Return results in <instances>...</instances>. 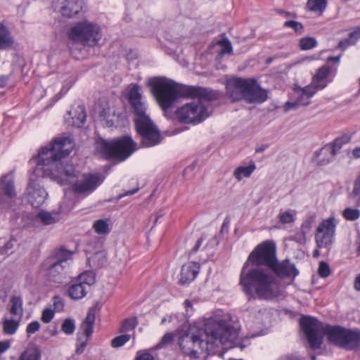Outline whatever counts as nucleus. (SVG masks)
I'll return each mask as SVG.
<instances>
[{"label": "nucleus", "instance_id": "nucleus-1", "mask_svg": "<svg viewBox=\"0 0 360 360\" xmlns=\"http://www.w3.org/2000/svg\"><path fill=\"white\" fill-rule=\"evenodd\" d=\"M75 146L69 136L57 137L38 153V162L30 175L27 188L28 200L34 207L41 205L48 195L40 185L39 179L49 177L61 185H66L69 178L76 176L73 164L65 160Z\"/></svg>", "mask_w": 360, "mask_h": 360}, {"label": "nucleus", "instance_id": "nucleus-2", "mask_svg": "<svg viewBox=\"0 0 360 360\" xmlns=\"http://www.w3.org/2000/svg\"><path fill=\"white\" fill-rule=\"evenodd\" d=\"M238 336L237 329L226 321L209 320L204 330L182 335L179 338V345L184 354L197 359L200 351L210 354L214 352L215 347L233 343Z\"/></svg>", "mask_w": 360, "mask_h": 360}, {"label": "nucleus", "instance_id": "nucleus-3", "mask_svg": "<svg viewBox=\"0 0 360 360\" xmlns=\"http://www.w3.org/2000/svg\"><path fill=\"white\" fill-rule=\"evenodd\" d=\"M148 84L151 93L160 108L167 112L180 98H198L209 101L219 98L216 91L201 86H186L165 77L150 79Z\"/></svg>", "mask_w": 360, "mask_h": 360}, {"label": "nucleus", "instance_id": "nucleus-4", "mask_svg": "<svg viewBox=\"0 0 360 360\" xmlns=\"http://www.w3.org/2000/svg\"><path fill=\"white\" fill-rule=\"evenodd\" d=\"M245 262L240 274L239 284L248 300L273 299L275 296L276 278L270 271L262 266H254L247 269Z\"/></svg>", "mask_w": 360, "mask_h": 360}, {"label": "nucleus", "instance_id": "nucleus-5", "mask_svg": "<svg viewBox=\"0 0 360 360\" xmlns=\"http://www.w3.org/2000/svg\"><path fill=\"white\" fill-rule=\"evenodd\" d=\"M300 324L311 349L320 348L323 335L327 336L330 342L341 346L345 328L323 324L311 316L302 317Z\"/></svg>", "mask_w": 360, "mask_h": 360}, {"label": "nucleus", "instance_id": "nucleus-6", "mask_svg": "<svg viewBox=\"0 0 360 360\" xmlns=\"http://www.w3.org/2000/svg\"><path fill=\"white\" fill-rule=\"evenodd\" d=\"M226 94L233 101L245 99L248 103H262L267 99V92L252 78L236 77L227 81Z\"/></svg>", "mask_w": 360, "mask_h": 360}, {"label": "nucleus", "instance_id": "nucleus-7", "mask_svg": "<svg viewBox=\"0 0 360 360\" xmlns=\"http://www.w3.org/2000/svg\"><path fill=\"white\" fill-rule=\"evenodd\" d=\"M96 146L105 159H114L120 162L127 159L136 150V143L127 135L110 141L102 139L97 142Z\"/></svg>", "mask_w": 360, "mask_h": 360}, {"label": "nucleus", "instance_id": "nucleus-8", "mask_svg": "<svg viewBox=\"0 0 360 360\" xmlns=\"http://www.w3.org/2000/svg\"><path fill=\"white\" fill-rule=\"evenodd\" d=\"M100 27L89 20L75 23L68 30V37L84 46H94L100 40Z\"/></svg>", "mask_w": 360, "mask_h": 360}, {"label": "nucleus", "instance_id": "nucleus-9", "mask_svg": "<svg viewBox=\"0 0 360 360\" xmlns=\"http://www.w3.org/2000/svg\"><path fill=\"white\" fill-rule=\"evenodd\" d=\"M276 247L274 242L266 240L259 244L249 255L245 262L251 263L255 266H264L269 268L276 262Z\"/></svg>", "mask_w": 360, "mask_h": 360}, {"label": "nucleus", "instance_id": "nucleus-10", "mask_svg": "<svg viewBox=\"0 0 360 360\" xmlns=\"http://www.w3.org/2000/svg\"><path fill=\"white\" fill-rule=\"evenodd\" d=\"M176 117L180 122L198 124L208 117L206 107L200 102H192L178 108Z\"/></svg>", "mask_w": 360, "mask_h": 360}, {"label": "nucleus", "instance_id": "nucleus-11", "mask_svg": "<svg viewBox=\"0 0 360 360\" xmlns=\"http://www.w3.org/2000/svg\"><path fill=\"white\" fill-rule=\"evenodd\" d=\"M136 131L141 136L142 144L145 147H151L160 142V134L149 116L134 122Z\"/></svg>", "mask_w": 360, "mask_h": 360}, {"label": "nucleus", "instance_id": "nucleus-12", "mask_svg": "<svg viewBox=\"0 0 360 360\" xmlns=\"http://www.w3.org/2000/svg\"><path fill=\"white\" fill-rule=\"evenodd\" d=\"M336 224L334 217L323 220L316 229L315 240L319 248H329L334 240Z\"/></svg>", "mask_w": 360, "mask_h": 360}, {"label": "nucleus", "instance_id": "nucleus-13", "mask_svg": "<svg viewBox=\"0 0 360 360\" xmlns=\"http://www.w3.org/2000/svg\"><path fill=\"white\" fill-rule=\"evenodd\" d=\"M73 167H75L73 166ZM76 172V176L69 178L68 184H72V190L75 193H90L93 192L102 182V179L98 174H84L81 181L72 182V179L77 177L79 172L74 168Z\"/></svg>", "mask_w": 360, "mask_h": 360}, {"label": "nucleus", "instance_id": "nucleus-14", "mask_svg": "<svg viewBox=\"0 0 360 360\" xmlns=\"http://www.w3.org/2000/svg\"><path fill=\"white\" fill-rule=\"evenodd\" d=\"M73 167H75L73 166ZM76 172V176L69 178L68 184H72V190L75 193H90L93 192L102 182V179L98 174H84L81 181L72 182V179L77 177L79 172L74 168Z\"/></svg>", "mask_w": 360, "mask_h": 360}, {"label": "nucleus", "instance_id": "nucleus-15", "mask_svg": "<svg viewBox=\"0 0 360 360\" xmlns=\"http://www.w3.org/2000/svg\"><path fill=\"white\" fill-rule=\"evenodd\" d=\"M41 269L46 271V278L49 282L58 285L66 283L68 275L63 264L45 259L41 264Z\"/></svg>", "mask_w": 360, "mask_h": 360}, {"label": "nucleus", "instance_id": "nucleus-16", "mask_svg": "<svg viewBox=\"0 0 360 360\" xmlns=\"http://www.w3.org/2000/svg\"><path fill=\"white\" fill-rule=\"evenodd\" d=\"M293 91V95L295 101L292 102L288 101L285 105V110L295 109L298 106L308 105L310 103L311 97L316 92L314 90V88L313 86H310L309 85H307L303 88L297 85H295Z\"/></svg>", "mask_w": 360, "mask_h": 360}, {"label": "nucleus", "instance_id": "nucleus-17", "mask_svg": "<svg viewBox=\"0 0 360 360\" xmlns=\"http://www.w3.org/2000/svg\"><path fill=\"white\" fill-rule=\"evenodd\" d=\"M140 91V86L138 84H134L130 89L128 94L129 102L135 115L134 122L148 117L146 114V105L141 101L142 95Z\"/></svg>", "mask_w": 360, "mask_h": 360}, {"label": "nucleus", "instance_id": "nucleus-18", "mask_svg": "<svg viewBox=\"0 0 360 360\" xmlns=\"http://www.w3.org/2000/svg\"><path fill=\"white\" fill-rule=\"evenodd\" d=\"M269 270L281 278L290 277L295 278L299 274L298 269L289 259H285L279 262L276 257V262H274Z\"/></svg>", "mask_w": 360, "mask_h": 360}, {"label": "nucleus", "instance_id": "nucleus-19", "mask_svg": "<svg viewBox=\"0 0 360 360\" xmlns=\"http://www.w3.org/2000/svg\"><path fill=\"white\" fill-rule=\"evenodd\" d=\"M330 68L328 65H323L317 70L316 73L313 76L310 86H313L316 91L326 88L329 82Z\"/></svg>", "mask_w": 360, "mask_h": 360}, {"label": "nucleus", "instance_id": "nucleus-20", "mask_svg": "<svg viewBox=\"0 0 360 360\" xmlns=\"http://www.w3.org/2000/svg\"><path fill=\"white\" fill-rule=\"evenodd\" d=\"M200 266L196 262H189L182 266L179 283L181 285L192 282L199 273Z\"/></svg>", "mask_w": 360, "mask_h": 360}, {"label": "nucleus", "instance_id": "nucleus-21", "mask_svg": "<svg viewBox=\"0 0 360 360\" xmlns=\"http://www.w3.org/2000/svg\"><path fill=\"white\" fill-rule=\"evenodd\" d=\"M82 8V2L79 0H63L60 12L63 17L71 18L77 15Z\"/></svg>", "mask_w": 360, "mask_h": 360}, {"label": "nucleus", "instance_id": "nucleus-22", "mask_svg": "<svg viewBox=\"0 0 360 360\" xmlns=\"http://www.w3.org/2000/svg\"><path fill=\"white\" fill-rule=\"evenodd\" d=\"M360 344V331L344 328L341 347L354 349Z\"/></svg>", "mask_w": 360, "mask_h": 360}, {"label": "nucleus", "instance_id": "nucleus-23", "mask_svg": "<svg viewBox=\"0 0 360 360\" xmlns=\"http://www.w3.org/2000/svg\"><path fill=\"white\" fill-rule=\"evenodd\" d=\"M0 188L5 196L10 199L16 197L14 177L11 173L4 175L0 181Z\"/></svg>", "mask_w": 360, "mask_h": 360}, {"label": "nucleus", "instance_id": "nucleus-24", "mask_svg": "<svg viewBox=\"0 0 360 360\" xmlns=\"http://www.w3.org/2000/svg\"><path fill=\"white\" fill-rule=\"evenodd\" d=\"M15 44L14 38L9 28L4 22H0V51L11 49Z\"/></svg>", "mask_w": 360, "mask_h": 360}, {"label": "nucleus", "instance_id": "nucleus-25", "mask_svg": "<svg viewBox=\"0 0 360 360\" xmlns=\"http://www.w3.org/2000/svg\"><path fill=\"white\" fill-rule=\"evenodd\" d=\"M89 289L77 280L73 281L68 288V296L74 300H79L86 296Z\"/></svg>", "mask_w": 360, "mask_h": 360}, {"label": "nucleus", "instance_id": "nucleus-26", "mask_svg": "<svg viewBox=\"0 0 360 360\" xmlns=\"http://www.w3.org/2000/svg\"><path fill=\"white\" fill-rule=\"evenodd\" d=\"M73 252L63 248L56 249L46 259H50L51 262L63 264L64 262L72 259Z\"/></svg>", "mask_w": 360, "mask_h": 360}, {"label": "nucleus", "instance_id": "nucleus-27", "mask_svg": "<svg viewBox=\"0 0 360 360\" xmlns=\"http://www.w3.org/2000/svg\"><path fill=\"white\" fill-rule=\"evenodd\" d=\"M256 169V165L254 161H250L248 166L238 167L233 172V176L238 180L241 181L243 178H248Z\"/></svg>", "mask_w": 360, "mask_h": 360}, {"label": "nucleus", "instance_id": "nucleus-28", "mask_svg": "<svg viewBox=\"0 0 360 360\" xmlns=\"http://www.w3.org/2000/svg\"><path fill=\"white\" fill-rule=\"evenodd\" d=\"M95 319V314L94 313L89 312L80 326V329L87 338L91 337L94 332Z\"/></svg>", "mask_w": 360, "mask_h": 360}, {"label": "nucleus", "instance_id": "nucleus-29", "mask_svg": "<svg viewBox=\"0 0 360 360\" xmlns=\"http://www.w3.org/2000/svg\"><path fill=\"white\" fill-rule=\"evenodd\" d=\"M348 199L356 207H360V174L354 181L352 190L348 193Z\"/></svg>", "mask_w": 360, "mask_h": 360}, {"label": "nucleus", "instance_id": "nucleus-30", "mask_svg": "<svg viewBox=\"0 0 360 360\" xmlns=\"http://www.w3.org/2000/svg\"><path fill=\"white\" fill-rule=\"evenodd\" d=\"M349 141L347 136H341L335 139L331 143L324 146L323 152L333 153L335 154L342 148V147Z\"/></svg>", "mask_w": 360, "mask_h": 360}, {"label": "nucleus", "instance_id": "nucleus-31", "mask_svg": "<svg viewBox=\"0 0 360 360\" xmlns=\"http://www.w3.org/2000/svg\"><path fill=\"white\" fill-rule=\"evenodd\" d=\"M32 221L34 224H41L43 225H50L54 224L56 220L50 212L41 210L33 217Z\"/></svg>", "mask_w": 360, "mask_h": 360}, {"label": "nucleus", "instance_id": "nucleus-32", "mask_svg": "<svg viewBox=\"0 0 360 360\" xmlns=\"http://www.w3.org/2000/svg\"><path fill=\"white\" fill-rule=\"evenodd\" d=\"M77 281L89 289L96 282V274L93 271H84L78 275Z\"/></svg>", "mask_w": 360, "mask_h": 360}, {"label": "nucleus", "instance_id": "nucleus-33", "mask_svg": "<svg viewBox=\"0 0 360 360\" xmlns=\"http://www.w3.org/2000/svg\"><path fill=\"white\" fill-rule=\"evenodd\" d=\"M11 303L10 313L18 316L20 319L23 314L22 299L19 296H13L11 298Z\"/></svg>", "mask_w": 360, "mask_h": 360}, {"label": "nucleus", "instance_id": "nucleus-34", "mask_svg": "<svg viewBox=\"0 0 360 360\" xmlns=\"http://www.w3.org/2000/svg\"><path fill=\"white\" fill-rule=\"evenodd\" d=\"M326 0H307V7L309 11L319 12L321 14L326 8Z\"/></svg>", "mask_w": 360, "mask_h": 360}, {"label": "nucleus", "instance_id": "nucleus-35", "mask_svg": "<svg viewBox=\"0 0 360 360\" xmlns=\"http://www.w3.org/2000/svg\"><path fill=\"white\" fill-rule=\"evenodd\" d=\"M20 320V319L15 321L4 319L2 322L4 333L6 335H13L19 326Z\"/></svg>", "mask_w": 360, "mask_h": 360}, {"label": "nucleus", "instance_id": "nucleus-36", "mask_svg": "<svg viewBox=\"0 0 360 360\" xmlns=\"http://www.w3.org/2000/svg\"><path fill=\"white\" fill-rule=\"evenodd\" d=\"M41 353L37 347L27 348L20 356L18 360H40Z\"/></svg>", "mask_w": 360, "mask_h": 360}, {"label": "nucleus", "instance_id": "nucleus-37", "mask_svg": "<svg viewBox=\"0 0 360 360\" xmlns=\"http://www.w3.org/2000/svg\"><path fill=\"white\" fill-rule=\"evenodd\" d=\"M95 232L100 235L107 234L110 232L108 219H98L93 225Z\"/></svg>", "mask_w": 360, "mask_h": 360}, {"label": "nucleus", "instance_id": "nucleus-38", "mask_svg": "<svg viewBox=\"0 0 360 360\" xmlns=\"http://www.w3.org/2000/svg\"><path fill=\"white\" fill-rule=\"evenodd\" d=\"M317 45V41L314 37H305L301 38L299 41V47L301 50H310Z\"/></svg>", "mask_w": 360, "mask_h": 360}, {"label": "nucleus", "instance_id": "nucleus-39", "mask_svg": "<svg viewBox=\"0 0 360 360\" xmlns=\"http://www.w3.org/2000/svg\"><path fill=\"white\" fill-rule=\"evenodd\" d=\"M138 324L136 317H129L125 319L120 328V333H127L129 331L134 330Z\"/></svg>", "mask_w": 360, "mask_h": 360}, {"label": "nucleus", "instance_id": "nucleus-40", "mask_svg": "<svg viewBox=\"0 0 360 360\" xmlns=\"http://www.w3.org/2000/svg\"><path fill=\"white\" fill-rule=\"evenodd\" d=\"M324 146L322 147L319 151L316 152V156L319 159V163L320 165H326L328 163L335 155V152L326 153L323 152Z\"/></svg>", "mask_w": 360, "mask_h": 360}, {"label": "nucleus", "instance_id": "nucleus-41", "mask_svg": "<svg viewBox=\"0 0 360 360\" xmlns=\"http://www.w3.org/2000/svg\"><path fill=\"white\" fill-rule=\"evenodd\" d=\"M342 216L347 221H355L360 217V210L356 208L347 207L343 210Z\"/></svg>", "mask_w": 360, "mask_h": 360}, {"label": "nucleus", "instance_id": "nucleus-42", "mask_svg": "<svg viewBox=\"0 0 360 360\" xmlns=\"http://www.w3.org/2000/svg\"><path fill=\"white\" fill-rule=\"evenodd\" d=\"M131 338L129 334H123L115 337L111 340V346L114 348H118L123 346Z\"/></svg>", "mask_w": 360, "mask_h": 360}, {"label": "nucleus", "instance_id": "nucleus-43", "mask_svg": "<svg viewBox=\"0 0 360 360\" xmlns=\"http://www.w3.org/2000/svg\"><path fill=\"white\" fill-rule=\"evenodd\" d=\"M314 221V218L310 216L307 217L302 224L300 231L304 238H305L306 235L308 234L311 231Z\"/></svg>", "mask_w": 360, "mask_h": 360}, {"label": "nucleus", "instance_id": "nucleus-44", "mask_svg": "<svg viewBox=\"0 0 360 360\" xmlns=\"http://www.w3.org/2000/svg\"><path fill=\"white\" fill-rule=\"evenodd\" d=\"M62 331L67 335H71L75 330V321L70 319H66L63 321L62 327Z\"/></svg>", "mask_w": 360, "mask_h": 360}, {"label": "nucleus", "instance_id": "nucleus-45", "mask_svg": "<svg viewBox=\"0 0 360 360\" xmlns=\"http://www.w3.org/2000/svg\"><path fill=\"white\" fill-rule=\"evenodd\" d=\"M283 27L292 28L298 34H301L304 32L303 25L301 22L295 20H288L285 22Z\"/></svg>", "mask_w": 360, "mask_h": 360}, {"label": "nucleus", "instance_id": "nucleus-46", "mask_svg": "<svg viewBox=\"0 0 360 360\" xmlns=\"http://www.w3.org/2000/svg\"><path fill=\"white\" fill-rule=\"evenodd\" d=\"M174 337V336L172 333H167L162 338L160 342L156 345L155 348L158 349L167 347L173 342Z\"/></svg>", "mask_w": 360, "mask_h": 360}, {"label": "nucleus", "instance_id": "nucleus-47", "mask_svg": "<svg viewBox=\"0 0 360 360\" xmlns=\"http://www.w3.org/2000/svg\"><path fill=\"white\" fill-rule=\"evenodd\" d=\"M219 44L221 46L220 51L221 55L230 54L232 53V46L228 39H222L219 41Z\"/></svg>", "mask_w": 360, "mask_h": 360}, {"label": "nucleus", "instance_id": "nucleus-48", "mask_svg": "<svg viewBox=\"0 0 360 360\" xmlns=\"http://www.w3.org/2000/svg\"><path fill=\"white\" fill-rule=\"evenodd\" d=\"M330 269L328 263L321 261L319 262L318 274L321 278H326L330 274Z\"/></svg>", "mask_w": 360, "mask_h": 360}, {"label": "nucleus", "instance_id": "nucleus-49", "mask_svg": "<svg viewBox=\"0 0 360 360\" xmlns=\"http://www.w3.org/2000/svg\"><path fill=\"white\" fill-rule=\"evenodd\" d=\"M54 315V310L49 308H46L42 311L41 320L44 323H49L53 319Z\"/></svg>", "mask_w": 360, "mask_h": 360}, {"label": "nucleus", "instance_id": "nucleus-50", "mask_svg": "<svg viewBox=\"0 0 360 360\" xmlns=\"http://www.w3.org/2000/svg\"><path fill=\"white\" fill-rule=\"evenodd\" d=\"M53 307L54 311H61L64 309V300L59 295H55L53 299Z\"/></svg>", "mask_w": 360, "mask_h": 360}, {"label": "nucleus", "instance_id": "nucleus-51", "mask_svg": "<svg viewBox=\"0 0 360 360\" xmlns=\"http://www.w3.org/2000/svg\"><path fill=\"white\" fill-rule=\"evenodd\" d=\"M295 220L294 215L290 211H285L279 214V221L282 224H289Z\"/></svg>", "mask_w": 360, "mask_h": 360}, {"label": "nucleus", "instance_id": "nucleus-52", "mask_svg": "<svg viewBox=\"0 0 360 360\" xmlns=\"http://www.w3.org/2000/svg\"><path fill=\"white\" fill-rule=\"evenodd\" d=\"M40 328V323L37 321L30 323L26 328V333L28 335L34 334Z\"/></svg>", "mask_w": 360, "mask_h": 360}, {"label": "nucleus", "instance_id": "nucleus-53", "mask_svg": "<svg viewBox=\"0 0 360 360\" xmlns=\"http://www.w3.org/2000/svg\"><path fill=\"white\" fill-rule=\"evenodd\" d=\"M16 241L13 239H11L9 241L6 242L3 247H0V254H8V251L13 248L14 243Z\"/></svg>", "mask_w": 360, "mask_h": 360}, {"label": "nucleus", "instance_id": "nucleus-54", "mask_svg": "<svg viewBox=\"0 0 360 360\" xmlns=\"http://www.w3.org/2000/svg\"><path fill=\"white\" fill-rule=\"evenodd\" d=\"M354 44H355L354 41H352L351 39L347 38V39L341 40L339 42L338 47L340 49H341L342 51H345L347 47H349V46L353 45Z\"/></svg>", "mask_w": 360, "mask_h": 360}, {"label": "nucleus", "instance_id": "nucleus-55", "mask_svg": "<svg viewBox=\"0 0 360 360\" xmlns=\"http://www.w3.org/2000/svg\"><path fill=\"white\" fill-rule=\"evenodd\" d=\"M86 115L84 112V109L82 108L81 110V112L79 114L78 117H77V120L78 122L77 123H75V124H77V127H80L81 125H83L86 121Z\"/></svg>", "mask_w": 360, "mask_h": 360}, {"label": "nucleus", "instance_id": "nucleus-56", "mask_svg": "<svg viewBox=\"0 0 360 360\" xmlns=\"http://www.w3.org/2000/svg\"><path fill=\"white\" fill-rule=\"evenodd\" d=\"M203 240H204L203 237H200V238L198 239L196 243L195 244V245L193 246L192 250L190 251L189 255L195 253L199 250Z\"/></svg>", "mask_w": 360, "mask_h": 360}, {"label": "nucleus", "instance_id": "nucleus-57", "mask_svg": "<svg viewBox=\"0 0 360 360\" xmlns=\"http://www.w3.org/2000/svg\"><path fill=\"white\" fill-rule=\"evenodd\" d=\"M360 38V29H357L353 32H352L350 34H349V39H351L352 41H354L356 42V41Z\"/></svg>", "mask_w": 360, "mask_h": 360}, {"label": "nucleus", "instance_id": "nucleus-58", "mask_svg": "<svg viewBox=\"0 0 360 360\" xmlns=\"http://www.w3.org/2000/svg\"><path fill=\"white\" fill-rule=\"evenodd\" d=\"M10 342L8 341L0 342V354L4 353L10 347Z\"/></svg>", "mask_w": 360, "mask_h": 360}, {"label": "nucleus", "instance_id": "nucleus-59", "mask_svg": "<svg viewBox=\"0 0 360 360\" xmlns=\"http://www.w3.org/2000/svg\"><path fill=\"white\" fill-rule=\"evenodd\" d=\"M135 360H154V358L150 354L145 353L138 356Z\"/></svg>", "mask_w": 360, "mask_h": 360}, {"label": "nucleus", "instance_id": "nucleus-60", "mask_svg": "<svg viewBox=\"0 0 360 360\" xmlns=\"http://www.w3.org/2000/svg\"><path fill=\"white\" fill-rule=\"evenodd\" d=\"M8 79H9V75L0 76V88H4L6 86Z\"/></svg>", "mask_w": 360, "mask_h": 360}, {"label": "nucleus", "instance_id": "nucleus-61", "mask_svg": "<svg viewBox=\"0 0 360 360\" xmlns=\"http://www.w3.org/2000/svg\"><path fill=\"white\" fill-rule=\"evenodd\" d=\"M86 345V342H82L80 344V345L77 347V349H76L77 354H82L84 352Z\"/></svg>", "mask_w": 360, "mask_h": 360}, {"label": "nucleus", "instance_id": "nucleus-62", "mask_svg": "<svg viewBox=\"0 0 360 360\" xmlns=\"http://www.w3.org/2000/svg\"><path fill=\"white\" fill-rule=\"evenodd\" d=\"M354 288L356 290L360 291V274L355 278Z\"/></svg>", "mask_w": 360, "mask_h": 360}, {"label": "nucleus", "instance_id": "nucleus-63", "mask_svg": "<svg viewBox=\"0 0 360 360\" xmlns=\"http://www.w3.org/2000/svg\"><path fill=\"white\" fill-rule=\"evenodd\" d=\"M352 155L355 158H360V148H356L353 150Z\"/></svg>", "mask_w": 360, "mask_h": 360}, {"label": "nucleus", "instance_id": "nucleus-64", "mask_svg": "<svg viewBox=\"0 0 360 360\" xmlns=\"http://www.w3.org/2000/svg\"><path fill=\"white\" fill-rule=\"evenodd\" d=\"M279 360H300V359L292 356H285L280 358Z\"/></svg>", "mask_w": 360, "mask_h": 360}]
</instances>
